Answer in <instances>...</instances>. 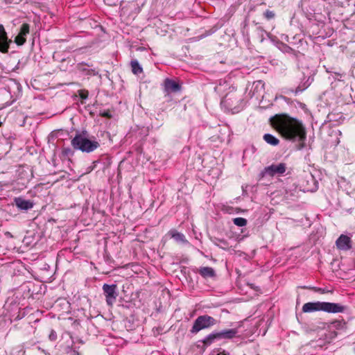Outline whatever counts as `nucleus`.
<instances>
[{"instance_id":"nucleus-25","label":"nucleus","mask_w":355,"mask_h":355,"mask_svg":"<svg viewBox=\"0 0 355 355\" xmlns=\"http://www.w3.org/2000/svg\"><path fill=\"white\" fill-rule=\"evenodd\" d=\"M315 291H321V288H313Z\"/></svg>"},{"instance_id":"nucleus-13","label":"nucleus","mask_w":355,"mask_h":355,"mask_svg":"<svg viewBox=\"0 0 355 355\" xmlns=\"http://www.w3.org/2000/svg\"><path fill=\"white\" fill-rule=\"evenodd\" d=\"M176 242L180 243H187L188 241L186 239L184 235L180 232H178L175 230H171L168 233Z\"/></svg>"},{"instance_id":"nucleus-16","label":"nucleus","mask_w":355,"mask_h":355,"mask_svg":"<svg viewBox=\"0 0 355 355\" xmlns=\"http://www.w3.org/2000/svg\"><path fill=\"white\" fill-rule=\"evenodd\" d=\"M132 71L135 74H139L142 72V68L137 60H132L130 62Z\"/></svg>"},{"instance_id":"nucleus-2","label":"nucleus","mask_w":355,"mask_h":355,"mask_svg":"<svg viewBox=\"0 0 355 355\" xmlns=\"http://www.w3.org/2000/svg\"><path fill=\"white\" fill-rule=\"evenodd\" d=\"M345 310V307L339 304L331 302H307L302 306V311L304 313H310L314 311H323L327 313H342Z\"/></svg>"},{"instance_id":"nucleus-9","label":"nucleus","mask_w":355,"mask_h":355,"mask_svg":"<svg viewBox=\"0 0 355 355\" xmlns=\"http://www.w3.org/2000/svg\"><path fill=\"white\" fill-rule=\"evenodd\" d=\"M29 24H23L19 34L15 39V42L19 46L23 45L26 41V36L29 33Z\"/></svg>"},{"instance_id":"nucleus-4","label":"nucleus","mask_w":355,"mask_h":355,"mask_svg":"<svg viewBox=\"0 0 355 355\" xmlns=\"http://www.w3.org/2000/svg\"><path fill=\"white\" fill-rule=\"evenodd\" d=\"M216 324V320L214 318L204 315L199 316L195 320L192 329L191 333L196 334L202 329L209 328Z\"/></svg>"},{"instance_id":"nucleus-3","label":"nucleus","mask_w":355,"mask_h":355,"mask_svg":"<svg viewBox=\"0 0 355 355\" xmlns=\"http://www.w3.org/2000/svg\"><path fill=\"white\" fill-rule=\"evenodd\" d=\"M71 145L74 148L86 153L92 152L99 147L98 141L90 140L81 135H76L71 140Z\"/></svg>"},{"instance_id":"nucleus-11","label":"nucleus","mask_w":355,"mask_h":355,"mask_svg":"<svg viewBox=\"0 0 355 355\" xmlns=\"http://www.w3.org/2000/svg\"><path fill=\"white\" fill-rule=\"evenodd\" d=\"M164 89L167 93L177 92L180 91V86L178 83L172 80L166 79L164 81Z\"/></svg>"},{"instance_id":"nucleus-10","label":"nucleus","mask_w":355,"mask_h":355,"mask_svg":"<svg viewBox=\"0 0 355 355\" xmlns=\"http://www.w3.org/2000/svg\"><path fill=\"white\" fill-rule=\"evenodd\" d=\"M352 240L350 237L342 234L337 239L336 244L337 248L341 250H348L352 248Z\"/></svg>"},{"instance_id":"nucleus-20","label":"nucleus","mask_w":355,"mask_h":355,"mask_svg":"<svg viewBox=\"0 0 355 355\" xmlns=\"http://www.w3.org/2000/svg\"><path fill=\"white\" fill-rule=\"evenodd\" d=\"M57 338V335L55 331L52 330L51 334H49V339L51 340H55Z\"/></svg>"},{"instance_id":"nucleus-23","label":"nucleus","mask_w":355,"mask_h":355,"mask_svg":"<svg viewBox=\"0 0 355 355\" xmlns=\"http://www.w3.org/2000/svg\"><path fill=\"white\" fill-rule=\"evenodd\" d=\"M215 89H216L217 92H220L221 91V85H219V86L216 87Z\"/></svg>"},{"instance_id":"nucleus-17","label":"nucleus","mask_w":355,"mask_h":355,"mask_svg":"<svg viewBox=\"0 0 355 355\" xmlns=\"http://www.w3.org/2000/svg\"><path fill=\"white\" fill-rule=\"evenodd\" d=\"M233 222L234 225L239 227H243L247 224V220L241 217L234 218Z\"/></svg>"},{"instance_id":"nucleus-8","label":"nucleus","mask_w":355,"mask_h":355,"mask_svg":"<svg viewBox=\"0 0 355 355\" xmlns=\"http://www.w3.org/2000/svg\"><path fill=\"white\" fill-rule=\"evenodd\" d=\"M286 166L284 163H279L278 164H272L265 168V173L270 176L276 174H283L285 173Z\"/></svg>"},{"instance_id":"nucleus-12","label":"nucleus","mask_w":355,"mask_h":355,"mask_svg":"<svg viewBox=\"0 0 355 355\" xmlns=\"http://www.w3.org/2000/svg\"><path fill=\"white\" fill-rule=\"evenodd\" d=\"M15 202L16 206L22 210H28L33 207V204L31 200H24L21 198H16Z\"/></svg>"},{"instance_id":"nucleus-19","label":"nucleus","mask_w":355,"mask_h":355,"mask_svg":"<svg viewBox=\"0 0 355 355\" xmlns=\"http://www.w3.org/2000/svg\"><path fill=\"white\" fill-rule=\"evenodd\" d=\"M79 96L83 99H86L88 97V92L86 90H80Z\"/></svg>"},{"instance_id":"nucleus-14","label":"nucleus","mask_w":355,"mask_h":355,"mask_svg":"<svg viewBox=\"0 0 355 355\" xmlns=\"http://www.w3.org/2000/svg\"><path fill=\"white\" fill-rule=\"evenodd\" d=\"M198 272L205 278L215 276V271L211 267H201L198 269Z\"/></svg>"},{"instance_id":"nucleus-24","label":"nucleus","mask_w":355,"mask_h":355,"mask_svg":"<svg viewBox=\"0 0 355 355\" xmlns=\"http://www.w3.org/2000/svg\"><path fill=\"white\" fill-rule=\"evenodd\" d=\"M259 85L261 86V87H263V84H262L261 81L257 83L256 87H257Z\"/></svg>"},{"instance_id":"nucleus-1","label":"nucleus","mask_w":355,"mask_h":355,"mask_svg":"<svg viewBox=\"0 0 355 355\" xmlns=\"http://www.w3.org/2000/svg\"><path fill=\"white\" fill-rule=\"evenodd\" d=\"M272 124L283 137L299 141L298 149L304 147L306 136L301 122L286 115H279L274 117Z\"/></svg>"},{"instance_id":"nucleus-5","label":"nucleus","mask_w":355,"mask_h":355,"mask_svg":"<svg viewBox=\"0 0 355 355\" xmlns=\"http://www.w3.org/2000/svg\"><path fill=\"white\" fill-rule=\"evenodd\" d=\"M237 334L238 330L236 329H225L209 334L205 338L203 343L206 345H209L216 339H231L234 338Z\"/></svg>"},{"instance_id":"nucleus-7","label":"nucleus","mask_w":355,"mask_h":355,"mask_svg":"<svg viewBox=\"0 0 355 355\" xmlns=\"http://www.w3.org/2000/svg\"><path fill=\"white\" fill-rule=\"evenodd\" d=\"M11 42L12 41L8 38L4 27L0 25V52L7 53Z\"/></svg>"},{"instance_id":"nucleus-21","label":"nucleus","mask_w":355,"mask_h":355,"mask_svg":"<svg viewBox=\"0 0 355 355\" xmlns=\"http://www.w3.org/2000/svg\"><path fill=\"white\" fill-rule=\"evenodd\" d=\"M88 74L96 75L98 72H96L95 70L92 69L88 71Z\"/></svg>"},{"instance_id":"nucleus-6","label":"nucleus","mask_w":355,"mask_h":355,"mask_svg":"<svg viewBox=\"0 0 355 355\" xmlns=\"http://www.w3.org/2000/svg\"><path fill=\"white\" fill-rule=\"evenodd\" d=\"M103 291L105 296L106 302L109 306H112L116 302L117 297L116 286L105 284L103 286Z\"/></svg>"},{"instance_id":"nucleus-22","label":"nucleus","mask_w":355,"mask_h":355,"mask_svg":"<svg viewBox=\"0 0 355 355\" xmlns=\"http://www.w3.org/2000/svg\"><path fill=\"white\" fill-rule=\"evenodd\" d=\"M228 100H229V98H227V96H225L224 97V98L222 100L221 103H227Z\"/></svg>"},{"instance_id":"nucleus-15","label":"nucleus","mask_w":355,"mask_h":355,"mask_svg":"<svg viewBox=\"0 0 355 355\" xmlns=\"http://www.w3.org/2000/svg\"><path fill=\"white\" fill-rule=\"evenodd\" d=\"M263 139L267 144L272 146H277L279 143V140L271 134H265Z\"/></svg>"},{"instance_id":"nucleus-18","label":"nucleus","mask_w":355,"mask_h":355,"mask_svg":"<svg viewBox=\"0 0 355 355\" xmlns=\"http://www.w3.org/2000/svg\"><path fill=\"white\" fill-rule=\"evenodd\" d=\"M264 16L266 19H271L272 18H274L275 17V13L271 11V10H267L265 12H264Z\"/></svg>"}]
</instances>
